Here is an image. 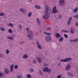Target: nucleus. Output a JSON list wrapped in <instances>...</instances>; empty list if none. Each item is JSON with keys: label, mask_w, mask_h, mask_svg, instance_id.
<instances>
[{"label": "nucleus", "mask_w": 78, "mask_h": 78, "mask_svg": "<svg viewBox=\"0 0 78 78\" xmlns=\"http://www.w3.org/2000/svg\"><path fill=\"white\" fill-rule=\"evenodd\" d=\"M44 13L45 15L43 16L44 19L48 18L50 16L49 14L51 13V8H50V7L48 6L47 5H45Z\"/></svg>", "instance_id": "obj_1"}, {"label": "nucleus", "mask_w": 78, "mask_h": 78, "mask_svg": "<svg viewBox=\"0 0 78 78\" xmlns=\"http://www.w3.org/2000/svg\"><path fill=\"white\" fill-rule=\"evenodd\" d=\"M29 33L27 34V36L29 38L31 41L34 40V38L33 37V34L31 33H33V31L31 30L29 31H28Z\"/></svg>", "instance_id": "obj_2"}, {"label": "nucleus", "mask_w": 78, "mask_h": 78, "mask_svg": "<svg viewBox=\"0 0 78 78\" xmlns=\"http://www.w3.org/2000/svg\"><path fill=\"white\" fill-rule=\"evenodd\" d=\"M43 70L44 72H47V73H51V69H49L48 67L43 68Z\"/></svg>", "instance_id": "obj_3"}, {"label": "nucleus", "mask_w": 78, "mask_h": 78, "mask_svg": "<svg viewBox=\"0 0 78 78\" xmlns=\"http://www.w3.org/2000/svg\"><path fill=\"white\" fill-rule=\"evenodd\" d=\"M72 58H66L65 59H62L60 60V61L61 62H66L67 61H69L71 60Z\"/></svg>", "instance_id": "obj_4"}, {"label": "nucleus", "mask_w": 78, "mask_h": 78, "mask_svg": "<svg viewBox=\"0 0 78 78\" xmlns=\"http://www.w3.org/2000/svg\"><path fill=\"white\" fill-rule=\"evenodd\" d=\"M51 37L50 36H47L45 37V40L46 41H47V42H48L51 41Z\"/></svg>", "instance_id": "obj_5"}, {"label": "nucleus", "mask_w": 78, "mask_h": 78, "mask_svg": "<svg viewBox=\"0 0 78 78\" xmlns=\"http://www.w3.org/2000/svg\"><path fill=\"white\" fill-rule=\"evenodd\" d=\"M65 3V1L64 0H60L59 1V5L60 6L64 5Z\"/></svg>", "instance_id": "obj_6"}, {"label": "nucleus", "mask_w": 78, "mask_h": 78, "mask_svg": "<svg viewBox=\"0 0 78 78\" xmlns=\"http://www.w3.org/2000/svg\"><path fill=\"white\" fill-rule=\"evenodd\" d=\"M70 67L71 66L70 64H69L67 65L65 68V70H66V71H68V70L70 69Z\"/></svg>", "instance_id": "obj_7"}, {"label": "nucleus", "mask_w": 78, "mask_h": 78, "mask_svg": "<svg viewBox=\"0 0 78 78\" xmlns=\"http://www.w3.org/2000/svg\"><path fill=\"white\" fill-rule=\"evenodd\" d=\"M55 36L56 37V38L57 39H59V38L61 37V35H60V34L58 33H57Z\"/></svg>", "instance_id": "obj_8"}, {"label": "nucleus", "mask_w": 78, "mask_h": 78, "mask_svg": "<svg viewBox=\"0 0 78 78\" xmlns=\"http://www.w3.org/2000/svg\"><path fill=\"white\" fill-rule=\"evenodd\" d=\"M5 74H8L9 73V69L7 68H5Z\"/></svg>", "instance_id": "obj_9"}, {"label": "nucleus", "mask_w": 78, "mask_h": 78, "mask_svg": "<svg viewBox=\"0 0 78 78\" xmlns=\"http://www.w3.org/2000/svg\"><path fill=\"white\" fill-rule=\"evenodd\" d=\"M14 67V64H13L12 65H11L10 66V70L11 72H12L13 71V69Z\"/></svg>", "instance_id": "obj_10"}, {"label": "nucleus", "mask_w": 78, "mask_h": 78, "mask_svg": "<svg viewBox=\"0 0 78 78\" xmlns=\"http://www.w3.org/2000/svg\"><path fill=\"white\" fill-rule=\"evenodd\" d=\"M23 59H27L28 58V56L27 54H25L23 56Z\"/></svg>", "instance_id": "obj_11"}, {"label": "nucleus", "mask_w": 78, "mask_h": 78, "mask_svg": "<svg viewBox=\"0 0 78 78\" xmlns=\"http://www.w3.org/2000/svg\"><path fill=\"white\" fill-rule=\"evenodd\" d=\"M58 12V10L53 9L52 10V13L53 14H56V13H57Z\"/></svg>", "instance_id": "obj_12"}, {"label": "nucleus", "mask_w": 78, "mask_h": 78, "mask_svg": "<svg viewBox=\"0 0 78 78\" xmlns=\"http://www.w3.org/2000/svg\"><path fill=\"white\" fill-rule=\"evenodd\" d=\"M70 31L72 34L74 33V31H75V30L73 28H71Z\"/></svg>", "instance_id": "obj_13"}, {"label": "nucleus", "mask_w": 78, "mask_h": 78, "mask_svg": "<svg viewBox=\"0 0 78 78\" xmlns=\"http://www.w3.org/2000/svg\"><path fill=\"white\" fill-rule=\"evenodd\" d=\"M36 58L37 59L38 62H39V63H40V62H42V60H41L40 58L37 57H36Z\"/></svg>", "instance_id": "obj_14"}, {"label": "nucleus", "mask_w": 78, "mask_h": 78, "mask_svg": "<svg viewBox=\"0 0 78 78\" xmlns=\"http://www.w3.org/2000/svg\"><path fill=\"white\" fill-rule=\"evenodd\" d=\"M64 40V38L63 37H61L59 39V42H62Z\"/></svg>", "instance_id": "obj_15"}, {"label": "nucleus", "mask_w": 78, "mask_h": 78, "mask_svg": "<svg viewBox=\"0 0 78 78\" xmlns=\"http://www.w3.org/2000/svg\"><path fill=\"white\" fill-rule=\"evenodd\" d=\"M39 74L41 75V76H42L43 73L42 72V71L39 70Z\"/></svg>", "instance_id": "obj_16"}, {"label": "nucleus", "mask_w": 78, "mask_h": 78, "mask_svg": "<svg viewBox=\"0 0 78 78\" xmlns=\"http://www.w3.org/2000/svg\"><path fill=\"white\" fill-rule=\"evenodd\" d=\"M18 65H16L14 66V68L15 69H18Z\"/></svg>", "instance_id": "obj_17"}, {"label": "nucleus", "mask_w": 78, "mask_h": 78, "mask_svg": "<svg viewBox=\"0 0 78 78\" xmlns=\"http://www.w3.org/2000/svg\"><path fill=\"white\" fill-rule=\"evenodd\" d=\"M35 8L36 9H40V7L39 6L37 5L35 6Z\"/></svg>", "instance_id": "obj_18"}, {"label": "nucleus", "mask_w": 78, "mask_h": 78, "mask_svg": "<svg viewBox=\"0 0 78 78\" xmlns=\"http://www.w3.org/2000/svg\"><path fill=\"white\" fill-rule=\"evenodd\" d=\"M67 73L68 74H69V76H70L71 77H72V76H73V74H72L71 73L68 72Z\"/></svg>", "instance_id": "obj_19"}, {"label": "nucleus", "mask_w": 78, "mask_h": 78, "mask_svg": "<svg viewBox=\"0 0 78 78\" xmlns=\"http://www.w3.org/2000/svg\"><path fill=\"white\" fill-rule=\"evenodd\" d=\"M0 30H1V31H5V28L3 27H1L0 28Z\"/></svg>", "instance_id": "obj_20"}, {"label": "nucleus", "mask_w": 78, "mask_h": 78, "mask_svg": "<svg viewBox=\"0 0 78 78\" xmlns=\"http://www.w3.org/2000/svg\"><path fill=\"white\" fill-rule=\"evenodd\" d=\"M32 15L31 12H30L28 13V17H31Z\"/></svg>", "instance_id": "obj_21"}, {"label": "nucleus", "mask_w": 78, "mask_h": 78, "mask_svg": "<svg viewBox=\"0 0 78 78\" xmlns=\"http://www.w3.org/2000/svg\"><path fill=\"white\" fill-rule=\"evenodd\" d=\"M37 48H39V49H42V47H41V46L40 45V44L37 45Z\"/></svg>", "instance_id": "obj_22"}, {"label": "nucleus", "mask_w": 78, "mask_h": 78, "mask_svg": "<svg viewBox=\"0 0 78 78\" xmlns=\"http://www.w3.org/2000/svg\"><path fill=\"white\" fill-rule=\"evenodd\" d=\"M73 42H78V39H73Z\"/></svg>", "instance_id": "obj_23"}, {"label": "nucleus", "mask_w": 78, "mask_h": 78, "mask_svg": "<svg viewBox=\"0 0 78 78\" xmlns=\"http://www.w3.org/2000/svg\"><path fill=\"white\" fill-rule=\"evenodd\" d=\"M6 52V55H8L9 53V51L8 49H7Z\"/></svg>", "instance_id": "obj_24"}, {"label": "nucleus", "mask_w": 78, "mask_h": 78, "mask_svg": "<svg viewBox=\"0 0 78 78\" xmlns=\"http://www.w3.org/2000/svg\"><path fill=\"white\" fill-rule=\"evenodd\" d=\"M46 30L48 31H50L51 30V28L50 27H48L47 28Z\"/></svg>", "instance_id": "obj_25"}, {"label": "nucleus", "mask_w": 78, "mask_h": 78, "mask_svg": "<svg viewBox=\"0 0 78 78\" xmlns=\"http://www.w3.org/2000/svg\"><path fill=\"white\" fill-rule=\"evenodd\" d=\"M30 72H34V69H33V68H30Z\"/></svg>", "instance_id": "obj_26"}, {"label": "nucleus", "mask_w": 78, "mask_h": 78, "mask_svg": "<svg viewBox=\"0 0 78 78\" xmlns=\"http://www.w3.org/2000/svg\"><path fill=\"white\" fill-rule=\"evenodd\" d=\"M27 78H31V76L30 74H28L27 75Z\"/></svg>", "instance_id": "obj_27"}, {"label": "nucleus", "mask_w": 78, "mask_h": 78, "mask_svg": "<svg viewBox=\"0 0 78 78\" xmlns=\"http://www.w3.org/2000/svg\"><path fill=\"white\" fill-rule=\"evenodd\" d=\"M8 32L9 33H12V30L11 29H9L8 30Z\"/></svg>", "instance_id": "obj_28"}, {"label": "nucleus", "mask_w": 78, "mask_h": 78, "mask_svg": "<svg viewBox=\"0 0 78 78\" xmlns=\"http://www.w3.org/2000/svg\"><path fill=\"white\" fill-rule=\"evenodd\" d=\"M64 36L67 39V38H68V36H67V34H64Z\"/></svg>", "instance_id": "obj_29"}, {"label": "nucleus", "mask_w": 78, "mask_h": 78, "mask_svg": "<svg viewBox=\"0 0 78 78\" xmlns=\"http://www.w3.org/2000/svg\"><path fill=\"white\" fill-rule=\"evenodd\" d=\"M4 57V55H3V54L0 53V58H3Z\"/></svg>", "instance_id": "obj_30"}, {"label": "nucleus", "mask_w": 78, "mask_h": 78, "mask_svg": "<svg viewBox=\"0 0 78 78\" xmlns=\"http://www.w3.org/2000/svg\"><path fill=\"white\" fill-rule=\"evenodd\" d=\"M18 26H19V28L20 29H21L22 28V26L21 24L18 25Z\"/></svg>", "instance_id": "obj_31"}, {"label": "nucleus", "mask_w": 78, "mask_h": 78, "mask_svg": "<svg viewBox=\"0 0 78 78\" xmlns=\"http://www.w3.org/2000/svg\"><path fill=\"white\" fill-rule=\"evenodd\" d=\"M2 76V77H4V74H3V73L2 74V73H0V77H1V76Z\"/></svg>", "instance_id": "obj_32"}, {"label": "nucleus", "mask_w": 78, "mask_h": 78, "mask_svg": "<svg viewBox=\"0 0 78 78\" xmlns=\"http://www.w3.org/2000/svg\"><path fill=\"white\" fill-rule=\"evenodd\" d=\"M77 11H78V9L77 10L76 9H74V10H73L74 12V13L76 12Z\"/></svg>", "instance_id": "obj_33"}, {"label": "nucleus", "mask_w": 78, "mask_h": 78, "mask_svg": "<svg viewBox=\"0 0 78 78\" xmlns=\"http://www.w3.org/2000/svg\"><path fill=\"white\" fill-rule=\"evenodd\" d=\"M4 13L1 12L0 13V16H4Z\"/></svg>", "instance_id": "obj_34"}, {"label": "nucleus", "mask_w": 78, "mask_h": 78, "mask_svg": "<svg viewBox=\"0 0 78 78\" xmlns=\"http://www.w3.org/2000/svg\"><path fill=\"white\" fill-rule=\"evenodd\" d=\"M58 17L59 18H60V19H62V16L61 15H58Z\"/></svg>", "instance_id": "obj_35"}, {"label": "nucleus", "mask_w": 78, "mask_h": 78, "mask_svg": "<svg viewBox=\"0 0 78 78\" xmlns=\"http://www.w3.org/2000/svg\"><path fill=\"white\" fill-rule=\"evenodd\" d=\"M70 22H71V21H68L67 23V25H69L70 23Z\"/></svg>", "instance_id": "obj_36"}, {"label": "nucleus", "mask_w": 78, "mask_h": 78, "mask_svg": "<svg viewBox=\"0 0 78 78\" xmlns=\"http://www.w3.org/2000/svg\"><path fill=\"white\" fill-rule=\"evenodd\" d=\"M47 35H48V36H51V33H46Z\"/></svg>", "instance_id": "obj_37"}, {"label": "nucleus", "mask_w": 78, "mask_h": 78, "mask_svg": "<svg viewBox=\"0 0 78 78\" xmlns=\"http://www.w3.org/2000/svg\"><path fill=\"white\" fill-rule=\"evenodd\" d=\"M72 18L70 17L69 18L68 21H69L70 22H71V20H72Z\"/></svg>", "instance_id": "obj_38"}, {"label": "nucleus", "mask_w": 78, "mask_h": 78, "mask_svg": "<svg viewBox=\"0 0 78 78\" xmlns=\"http://www.w3.org/2000/svg\"><path fill=\"white\" fill-rule=\"evenodd\" d=\"M61 78V75H60L58 76L57 78Z\"/></svg>", "instance_id": "obj_39"}, {"label": "nucleus", "mask_w": 78, "mask_h": 78, "mask_svg": "<svg viewBox=\"0 0 78 78\" xmlns=\"http://www.w3.org/2000/svg\"><path fill=\"white\" fill-rule=\"evenodd\" d=\"M12 36L13 38H14V37H16V36L15 35V34H12Z\"/></svg>", "instance_id": "obj_40"}, {"label": "nucleus", "mask_w": 78, "mask_h": 78, "mask_svg": "<svg viewBox=\"0 0 78 78\" xmlns=\"http://www.w3.org/2000/svg\"><path fill=\"white\" fill-rule=\"evenodd\" d=\"M24 42V41H21L20 42V44H23Z\"/></svg>", "instance_id": "obj_41"}, {"label": "nucleus", "mask_w": 78, "mask_h": 78, "mask_svg": "<svg viewBox=\"0 0 78 78\" xmlns=\"http://www.w3.org/2000/svg\"><path fill=\"white\" fill-rule=\"evenodd\" d=\"M48 66V65L47 64V63H45L44 64V66Z\"/></svg>", "instance_id": "obj_42"}, {"label": "nucleus", "mask_w": 78, "mask_h": 78, "mask_svg": "<svg viewBox=\"0 0 78 78\" xmlns=\"http://www.w3.org/2000/svg\"><path fill=\"white\" fill-rule=\"evenodd\" d=\"M39 25H41V21H39L38 22Z\"/></svg>", "instance_id": "obj_43"}, {"label": "nucleus", "mask_w": 78, "mask_h": 78, "mask_svg": "<svg viewBox=\"0 0 78 78\" xmlns=\"http://www.w3.org/2000/svg\"><path fill=\"white\" fill-rule=\"evenodd\" d=\"M20 11H21V12H23V10L22 9H20Z\"/></svg>", "instance_id": "obj_44"}, {"label": "nucleus", "mask_w": 78, "mask_h": 78, "mask_svg": "<svg viewBox=\"0 0 78 78\" xmlns=\"http://www.w3.org/2000/svg\"><path fill=\"white\" fill-rule=\"evenodd\" d=\"M73 40H69V42H73Z\"/></svg>", "instance_id": "obj_45"}, {"label": "nucleus", "mask_w": 78, "mask_h": 78, "mask_svg": "<svg viewBox=\"0 0 78 78\" xmlns=\"http://www.w3.org/2000/svg\"><path fill=\"white\" fill-rule=\"evenodd\" d=\"M17 78H21V76H20L18 75V76H17Z\"/></svg>", "instance_id": "obj_46"}, {"label": "nucleus", "mask_w": 78, "mask_h": 78, "mask_svg": "<svg viewBox=\"0 0 78 78\" xmlns=\"http://www.w3.org/2000/svg\"><path fill=\"white\" fill-rule=\"evenodd\" d=\"M37 45H40V44H39V41H37Z\"/></svg>", "instance_id": "obj_47"}, {"label": "nucleus", "mask_w": 78, "mask_h": 78, "mask_svg": "<svg viewBox=\"0 0 78 78\" xmlns=\"http://www.w3.org/2000/svg\"><path fill=\"white\" fill-rule=\"evenodd\" d=\"M74 17L75 18H76V16H74ZM76 19H78V15H76Z\"/></svg>", "instance_id": "obj_48"}, {"label": "nucleus", "mask_w": 78, "mask_h": 78, "mask_svg": "<svg viewBox=\"0 0 78 78\" xmlns=\"http://www.w3.org/2000/svg\"><path fill=\"white\" fill-rule=\"evenodd\" d=\"M10 40H14V39H13V38L12 37H10Z\"/></svg>", "instance_id": "obj_49"}, {"label": "nucleus", "mask_w": 78, "mask_h": 78, "mask_svg": "<svg viewBox=\"0 0 78 78\" xmlns=\"http://www.w3.org/2000/svg\"><path fill=\"white\" fill-rule=\"evenodd\" d=\"M7 39H10V38H11V37H9L8 36L7 37Z\"/></svg>", "instance_id": "obj_50"}, {"label": "nucleus", "mask_w": 78, "mask_h": 78, "mask_svg": "<svg viewBox=\"0 0 78 78\" xmlns=\"http://www.w3.org/2000/svg\"><path fill=\"white\" fill-rule=\"evenodd\" d=\"M9 25H10V26H11L12 27L13 26V25H12V24H11V23H9Z\"/></svg>", "instance_id": "obj_51"}, {"label": "nucleus", "mask_w": 78, "mask_h": 78, "mask_svg": "<svg viewBox=\"0 0 78 78\" xmlns=\"http://www.w3.org/2000/svg\"><path fill=\"white\" fill-rule=\"evenodd\" d=\"M65 31V30H62L61 31V32H62L63 33H64H64Z\"/></svg>", "instance_id": "obj_52"}, {"label": "nucleus", "mask_w": 78, "mask_h": 78, "mask_svg": "<svg viewBox=\"0 0 78 78\" xmlns=\"http://www.w3.org/2000/svg\"><path fill=\"white\" fill-rule=\"evenodd\" d=\"M53 9L56 10V7H54L53 8Z\"/></svg>", "instance_id": "obj_53"}, {"label": "nucleus", "mask_w": 78, "mask_h": 78, "mask_svg": "<svg viewBox=\"0 0 78 78\" xmlns=\"http://www.w3.org/2000/svg\"><path fill=\"white\" fill-rule=\"evenodd\" d=\"M33 62H34V64H36V62L35 60H34L33 61Z\"/></svg>", "instance_id": "obj_54"}, {"label": "nucleus", "mask_w": 78, "mask_h": 78, "mask_svg": "<svg viewBox=\"0 0 78 78\" xmlns=\"http://www.w3.org/2000/svg\"><path fill=\"white\" fill-rule=\"evenodd\" d=\"M76 26H77L78 27V23H76Z\"/></svg>", "instance_id": "obj_55"}, {"label": "nucleus", "mask_w": 78, "mask_h": 78, "mask_svg": "<svg viewBox=\"0 0 78 78\" xmlns=\"http://www.w3.org/2000/svg\"><path fill=\"white\" fill-rule=\"evenodd\" d=\"M68 32V31L65 30V32L64 33H67Z\"/></svg>", "instance_id": "obj_56"}, {"label": "nucleus", "mask_w": 78, "mask_h": 78, "mask_svg": "<svg viewBox=\"0 0 78 78\" xmlns=\"http://www.w3.org/2000/svg\"><path fill=\"white\" fill-rule=\"evenodd\" d=\"M26 30H27V31H28V30H29V28H26Z\"/></svg>", "instance_id": "obj_57"}, {"label": "nucleus", "mask_w": 78, "mask_h": 78, "mask_svg": "<svg viewBox=\"0 0 78 78\" xmlns=\"http://www.w3.org/2000/svg\"><path fill=\"white\" fill-rule=\"evenodd\" d=\"M28 1L29 2H30V3H31V2H32L31 0H28Z\"/></svg>", "instance_id": "obj_58"}, {"label": "nucleus", "mask_w": 78, "mask_h": 78, "mask_svg": "<svg viewBox=\"0 0 78 78\" xmlns=\"http://www.w3.org/2000/svg\"><path fill=\"white\" fill-rule=\"evenodd\" d=\"M36 19L38 22L39 21V19L38 18H36Z\"/></svg>", "instance_id": "obj_59"}, {"label": "nucleus", "mask_w": 78, "mask_h": 78, "mask_svg": "<svg viewBox=\"0 0 78 78\" xmlns=\"http://www.w3.org/2000/svg\"><path fill=\"white\" fill-rule=\"evenodd\" d=\"M75 9H76V10L78 9V7H76Z\"/></svg>", "instance_id": "obj_60"}, {"label": "nucleus", "mask_w": 78, "mask_h": 78, "mask_svg": "<svg viewBox=\"0 0 78 78\" xmlns=\"http://www.w3.org/2000/svg\"><path fill=\"white\" fill-rule=\"evenodd\" d=\"M58 65L59 66H61V64L60 63H59L58 64Z\"/></svg>", "instance_id": "obj_61"}, {"label": "nucleus", "mask_w": 78, "mask_h": 78, "mask_svg": "<svg viewBox=\"0 0 78 78\" xmlns=\"http://www.w3.org/2000/svg\"><path fill=\"white\" fill-rule=\"evenodd\" d=\"M47 32H44V34H47Z\"/></svg>", "instance_id": "obj_62"}, {"label": "nucleus", "mask_w": 78, "mask_h": 78, "mask_svg": "<svg viewBox=\"0 0 78 78\" xmlns=\"http://www.w3.org/2000/svg\"><path fill=\"white\" fill-rule=\"evenodd\" d=\"M40 32L41 33H42V31H40Z\"/></svg>", "instance_id": "obj_63"}, {"label": "nucleus", "mask_w": 78, "mask_h": 78, "mask_svg": "<svg viewBox=\"0 0 78 78\" xmlns=\"http://www.w3.org/2000/svg\"><path fill=\"white\" fill-rule=\"evenodd\" d=\"M63 78H66V77H63Z\"/></svg>", "instance_id": "obj_64"}]
</instances>
